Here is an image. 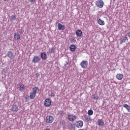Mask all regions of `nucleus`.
Masks as SVG:
<instances>
[{
	"instance_id": "nucleus-1",
	"label": "nucleus",
	"mask_w": 130,
	"mask_h": 130,
	"mask_svg": "<svg viewBox=\"0 0 130 130\" xmlns=\"http://www.w3.org/2000/svg\"><path fill=\"white\" fill-rule=\"evenodd\" d=\"M39 92V88L37 87H35L32 88V92H30L29 98L30 99H34L36 94Z\"/></svg>"
},
{
	"instance_id": "nucleus-2",
	"label": "nucleus",
	"mask_w": 130,
	"mask_h": 130,
	"mask_svg": "<svg viewBox=\"0 0 130 130\" xmlns=\"http://www.w3.org/2000/svg\"><path fill=\"white\" fill-rule=\"evenodd\" d=\"M54 121V117L51 115H48L46 117V122L47 123H52Z\"/></svg>"
},
{
	"instance_id": "nucleus-3",
	"label": "nucleus",
	"mask_w": 130,
	"mask_h": 130,
	"mask_svg": "<svg viewBox=\"0 0 130 130\" xmlns=\"http://www.w3.org/2000/svg\"><path fill=\"white\" fill-rule=\"evenodd\" d=\"M68 118L69 121H71V122H74V121H75V120L77 119V116L73 114H71L68 115Z\"/></svg>"
},
{
	"instance_id": "nucleus-4",
	"label": "nucleus",
	"mask_w": 130,
	"mask_h": 130,
	"mask_svg": "<svg viewBox=\"0 0 130 130\" xmlns=\"http://www.w3.org/2000/svg\"><path fill=\"white\" fill-rule=\"evenodd\" d=\"M44 104L46 107H50L51 105V100L49 98L46 99L44 101Z\"/></svg>"
},
{
	"instance_id": "nucleus-5",
	"label": "nucleus",
	"mask_w": 130,
	"mask_h": 130,
	"mask_svg": "<svg viewBox=\"0 0 130 130\" xmlns=\"http://www.w3.org/2000/svg\"><path fill=\"white\" fill-rule=\"evenodd\" d=\"M84 125V122L82 120L77 121L75 123V125L76 127L78 128H81L83 127V125Z\"/></svg>"
},
{
	"instance_id": "nucleus-6",
	"label": "nucleus",
	"mask_w": 130,
	"mask_h": 130,
	"mask_svg": "<svg viewBox=\"0 0 130 130\" xmlns=\"http://www.w3.org/2000/svg\"><path fill=\"white\" fill-rule=\"evenodd\" d=\"M95 5L98 7V8H102L104 5V2L102 0H98L96 1Z\"/></svg>"
},
{
	"instance_id": "nucleus-7",
	"label": "nucleus",
	"mask_w": 130,
	"mask_h": 130,
	"mask_svg": "<svg viewBox=\"0 0 130 130\" xmlns=\"http://www.w3.org/2000/svg\"><path fill=\"white\" fill-rule=\"evenodd\" d=\"M80 66L82 69H87L88 67V61L82 60L80 63Z\"/></svg>"
},
{
	"instance_id": "nucleus-8",
	"label": "nucleus",
	"mask_w": 130,
	"mask_h": 130,
	"mask_svg": "<svg viewBox=\"0 0 130 130\" xmlns=\"http://www.w3.org/2000/svg\"><path fill=\"white\" fill-rule=\"evenodd\" d=\"M40 57H39V56L36 55V56H34V58L32 60V62H33L34 63H38V62H39V61H40Z\"/></svg>"
},
{
	"instance_id": "nucleus-9",
	"label": "nucleus",
	"mask_w": 130,
	"mask_h": 130,
	"mask_svg": "<svg viewBox=\"0 0 130 130\" xmlns=\"http://www.w3.org/2000/svg\"><path fill=\"white\" fill-rule=\"evenodd\" d=\"M128 40L127 37L123 36L119 39L120 44H122V43H124L125 41H128Z\"/></svg>"
},
{
	"instance_id": "nucleus-10",
	"label": "nucleus",
	"mask_w": 130,
	"mask_h": 130,
	"mask_svg": "<svg viewBox=\"0 0 130 130\" xmlns=\"http://www.w3.org/2000/svg\"><path fill=\"white\" fill-rule=\"evenodd\" d=\"M96 21L100 26H104L105 25V22L104 20L101 19V18H97Z\"/></svg>"
},
{
	"instance_id": "nucleus-11",
	"label": "nucleus",
	"mask_w": 130,
	"mask_h": 130,
	"mask_svg": "<svg viewBox=\"0 0 130 130\" xmlns=\"http://www.w3.org/2000/svg\"><path fill=\"white\" fill-rule=\"evenodd\" d=\"M14 40H20L21 39V35L18 32L14 33Z\"/></svg>"
},
{
	"instance_id": "nucleus-12",
	"label": "nucleus",
	"mask_w": 130,
	"mask_h": 130,
	"mask_svg": "<svg viewBox=\"0 0 130 130\" xmlns=\"http://www.w3.org/2000/svg\"><path fill=\"white\" fill-rule=\"evenodd\" d=\"M7 56H8V57L11 59L15 58V55H14V53L12 51H9L8 52Z\"/></svg>"
},
{
	"instance_id": "nucleus-13",
	"label": "nucleus",
	"mask_w": 130,
	"mask_h": 130,
	"mask_svg": "<svg viewBox=\"0 0 130 130\" xmlns=\"http://www.w3.org/2000/svg\"><path fill=\"white\" fill-rule=\"evenodd\" d=\"M11 110L13 112H17L18 110H19V108H18V106L16 105H13L12 106Z\"/></svg>"
},
{
	"instance_id": "nucleus-14",
	"label": "nucleus",
	"mask_w": 130,
	"mask_h": 130,
	"mask_svg": "<svg viewBox=\"0 0 130 130\" xmlns=\"http://www.w3.org/2000/svg\"><path fill=\"white\" fill-rule=\"evenodd\" d=\"M116 78L117 80L121 81V80H122V79H123V74H117L116 76Z\"/></svg>"
},
{
	"instance_id": "nucleus-15",
	"label": "nucleus",
	"mask_w": 130,
	"mask_h": 130,
	"mask_svg": "<svg viewBox=\"0 0 130 130\" xmlns=\"http://www.w3.org/2000/svg\"><path fill=\"white\" fill-rule=\"evenodd\" d=\"M66 29V26L64 25H62L61 23L58 24V30H61L63 31Z\"/></svg>"
},
{
	"instance_id": "nucleus-16",
	"label": "nucleus",
	"mask_w": 130,
	"mask_h": 130,
	"mask_svg": "<svg viewBox=\"0 0 130 130\" xmlns=\"http://www.w3.org/2000/svg\"><path fill=\"white\" fill-rule=\"evenodd\" d=\"M41 57L42 59L45 60L47 58V56L46 55V53L42 52L41 53Z\"/></svg>"
},
{
	"instance_id": "nucleus-17",
	"label": "nucleus",
	"mask_w": 130,
	"mask_h": 130,
	"mask_svg": "<svg viewBox=\"0 0 130 130\" xmlns=\"http://www.w3.org/2000/svg\"><path fill=\"white\" fill-rule=\"evenodd\" d=\"M76 34L77 36H78L79 37H81L83 35V31L81 30V29H77L76 31Z\"/></svg>"
},
{
	"instance_id": "nucleus-18",
	"label": "nucleus",
	"mask_w": 130,
	"mask_h": 130,
	"mask_svg": "<svg viewBox=\"0 0 130 130\" xmlns=\"http://www.w3.org/2000/svg\"><path fill=\"white\" fill-rule=\"evenodd\" d=\"M84 119L85 121H90V120H92V118H91V116L87 115H84Z\"/></svg>"
},
{
	"instance_id": "nucleus-19",
	"label": "nucleus",
	"mask_w": 130,
	"mask_h": 130,
	"mask_svg": "<svg viewBox=\"0 0 130 130\" xmlns=\"http://www.w3.org/2000/svg\"><path fill=\"white\" fill-rule=\"evenodd\" d=\"M98 124L100 126H103L104 125V121L103 120L100 119L98 120Z\"/></svg>"
},
{
	"instance_id": "nucleus-20",
	"label": "nucleus",
	"mask_w": 130,
	"mask_h": 130,
	"mask_svg": "<svg viewBox=\"0 0 130 130\" xmlns=\"http://www.w3.org/2000/svg\"><path fill=\"white\" fill-rule=\"evenodd\" d=\"M70 51L74 52L76 50V45H71L70 46Z\"/></svg>"
},
{
	"instance_id": "nucleus-21",
	"label": "nucleus",
	"mask_w": 130,
	"mask_h": 130,
	"mask_svg": "<svg viewBox=\"0 0 130 130\" xmlns=\"http://www.w3.org/2000/svg\"><path fill=\"white\" fill-rule=\"evenodd\" d=\"M123 106L124 108H126V110H127L128 112H130V106H128L126 104H124L123 105Z\"/></svg>"
},
{
	"instance_id": "nucleus-22",
	"label": "nucleus",
	"mask_w": 130,
	"mask_h": 130,
	"mask_svg": "<svg viewBox=\"0 0 130 130\" xmlns=\"http://www.w3.org/2000/svg\"><path fill=\"white\" fill-rule=\"evenodd\" d=\"M19 90L20 91H24L25 90V85L23 84H19Z\"/></svg>"
},
{
	"instance_id": "nucleus-23",
	"label": "nucleus",
	"mask_w": 130,
	"mask_h": 130,
	"mask_svg": "<svg viewBox=\"0 0 130 130\" xmlns=\"http://www.w3.org/2000/svg\"><path fill=\"white\" fill-rule=\"evenodd\" d=\"M55 52V48H51L49 50V53H54Z\"/></svg>"
},
{
	"instance_id": "nucleus-24",
	"label": "nucleus",
	"mask_w": 130,
	"mask_h": 130,
	"mask_svg": "<svg viewBox=\"0 0 130 130\" xmlns=\"http://www.w3.org/2000/svg\"><path fill=\"white\" fill-rule=\"evenodd\" d=\"M87 113L88 115H93V113H94V112H93V110H89Z\"/></svg>"
},
{
	"instance_id": "nucleus-25",
	"label": "nucleus",
	"mask_w": 130,
	"mask_h": 130,
	"mask_svg": "<svg viewBox=\"0 0 130 130\" xmlns=\"http://www.w3.org/2000/svg\"><path fill=\"white\" fill-rule=\"evenodd\" d=\"M17 17H16V15H12L11 16V21H15V20H16V18Z\"/></svg>"
},
{
	"instance_id": "nucleus-26",
	"label": "nucleus",
	"mask_w": 130,
	"mask_h": 130,
	"mask_svg": "<svg viewBox=\"0 0 130 130\" xmlns=\"http://www.w3.org/2000/svg\"><path fill=\"white\" fill-rule=\"evenodd\" d=\"M49 97H54L55 96L54 92H51L49 94Z\"/></svg>"
},
{
	"instance_id": "nucleus-27",
	"label": "nucleus",
	"mask_w": 130,
	"mask_h": 130,
	"mask_svg": "<svg viewBox=\"0 0 130 130\" xmlns=\"http://www.w3.org/2000/svg\"><path fill=\"white\" fill-rule=\"evenodd\" d=\"M94 99H99V96H98V95H97L96 94H94Z\"/></svg>"
},
{
	"instance_id": "nucleus-28",
	"label": "nucleus",
	"mask_w": 130,
	"mask_h": 130,
	"mask_svg": "<svg viewBox=\"0 0 130 130\" xmlns=\"http://www.w3.org/2000/svg\"><path fill=\"white\" fill-rule=\"evenodd\" d=\"M29 3H35L36 0H27Z\"/></svg>"
},
{
	"instance_id": "nucleus-29",
	"label": "nucleus",
	"mask_w": 130,
	"mask_h": 130,
	"mask_svg": "<svg viewBox=\"0 0 130 130\" xmlns=\"http://www.w3.org/2000/svg\"><path fill=\"white\" fill-rule=\"evenodd\" d=\"M36 76L37 78H38V77H39V76H40V74L39 73H36Z\"/></svg>"
},
{
	"instance_id": "nucleus-30",
	"label": "nucleus",
	"mask_w": 130,
	"mask_h": 130,
	"mask_svg": "<svg viewBox=\"0 0 130 130\" xmlns=\"http://www.w3.org/2000/svg\"><path fill=\"white\" fill-rule=\"evenodd\" d=\"M127 36H128V37H129V38H130V32L127 34Z\"/></svg>"
},
{
	"instance_id": "nucleus-31",
	"label": "nucleus",
	"mask_w": 130,
	"mask_h": 130,
	"mask_svg": "<svg viewBox=\"0 0 130 130\" xmlns=\"http://www.w3.org/2000/svg\"><path fill=\"white\" fill-rule=\"evenodd\" d=\"M4 2H7V1H8L9 0H4Z\"/></svg>"
},
{
	"instance_id": "nucleus-32",
	"label": "nucleus",
	"mask_w": 130,
	"mask_h": 130,
	"mask_svg": "<svg viewBox=\"0 0 130 130\" xmlns=\"http://www.w3.org/2000/svg\"><path fill=\"white\" fill-rule=\"evenodd\" d=\"M20 32H22V29H20Z\"/></svg>"
}]
</instances>
